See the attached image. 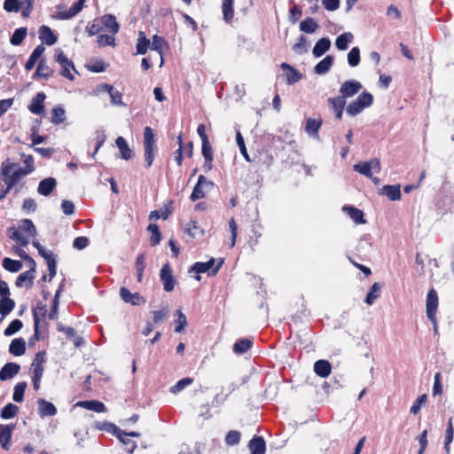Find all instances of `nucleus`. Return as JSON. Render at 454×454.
<instances>
[{
    "mask_svg": "<svg viewBox=\"0 0 454 454\" xmlns=\"http://www.w3.org/2000/svg\"><path fill=\"white\" fill-rule=\"evenodd\" d=\"M1 173L4 177V183L9 188L17 184L23 177L28 175L24 168L17 163L11 162L9 160L2 163Z\"/></svg>",
    "mask_w": 454,
    "mask_h": 454,
    "instance_id": "f257e3e1",
    "label": "nucleus"
},
{
    "mask_svg": "<svg viewBox=\"0 0 454 454\" xmlns=\"http://www.w3.org/2000/svg\"><path fill=\"white\" fill-rule=\"evenodd\" d=\"M373 103V96L368 91H363L359 96L348 103L346 113L351 117L360 114L365 108Z\"/></svg>",
    "mask_w": 454,
    "mask_h": 454,
    "instance_id": "f03ea898",
    "label": "nucleus"
},
{
    "mask_svg": "<svg viewBox=\"0 0 454 454\" xmlns=\"http://www.w3.org/2000/svg\"><path fill=\"white\" fill-rule=\"evenodd\" d=\"M144 148L145 167L150 168L156 153V141L153 130L150 127L144 129Z\"/></svg>",
    "mask_w": 454,
    "mask_h": 454,
    "instance_id": "7ed1b4c3",
    "label": "nucleus"
},
{
    "mask_svg": "<svg viewBox=\"0 0 454 454\" xmlns=\"http://www.w3.org/2000/svg\"><path fill=\"white\" fill-rule=\"evenodd\" d=\"M354 169L360 173L361 175H364L371 179L375 184H378L380 182V179L378 177H373V174H379L380 172L381 167H380V161L378 159H372L369 161H364L359 162L357 164L354 165Z\"/></svg>",
    "mask_w": 454,
    "mask_h": 454,
    "instance_id": "20e7f679",
    "label": "nucleus"
},
{
    "mask_svg": "<svg viewBox=\"0 0 454 454\" xmlns=\"http://www.w3.org/2000/svg\"><path fill=\"white\" fill-rule=\"evenodd\" d=\"M54 59L61 67L60 74L67 79L70 81L74 80V74L72 73H76L74 68V65L72 60H70L63 52V51L59 48L55 50Z\"/></svg>",
    "mask_w": 454,
    "mask_h": 454,
    "instance_id": "39448f33",
    "label": "nucleus"
},
{
    "mask_svg": "<svg viewBox=\"0 0 454 454\" xmlns=\"http://www.w3.org/2000/svg\"><path fill=\"white\" fill-rule=\"evenodd\" d=\"M213 187V183L208 181L204 176L200 175L198 178L197 184L195 185L192 194L191 200L192 201L202 199L206 193Z\"/></svg>",
    "mask_w": 454,
    "mask_h": 454,
    "instance_id": "423d86ee",
    "label": "nucleus"
},
{
    "mask_svg": "<svg viewBox=\"0 0 454 454\" xmlns=\"http://www.w3.org/2000/svg\"><path fill=\"white\" fill-rule=\"evenodd\" d=\"M427 316L436 327V311L438 308V295L434 289H431L427 296Z\"/></svg>",
    "mask_w": 454,
    "mask_h": 454,
    "instance_id": "0eeeda50",
    "label": "nucleus"
},
{
    "mask_svg": "<svg viewBox=\"0 0 454 454\" xmlns=\"http://www.w3.org/2000/svg\"><path fill=\"white\" fill-rule=\"evenodd\" d=\"M362 89V83L356 80L345 81L340 87V97L346 100L356 95Z\"/></svg>",
    "mask_w": 454,
    "mask_h": 454,
    "instance_id": "6e6552de",
    "label": "nucleus"
},
{
    "mask_svg": "<svg viewBox=\"0 0 454 454\" xmlns=\"http://www.w3.org/2000/svg\"><path fill=\"white\" fill-rule=\"evenodd\" d=\"M215 262L213 258L206 262H196L192 266L191 271H195L198 274L208 272V275H215L221 268L223 264V260H220L216 267L213 269Z\"/></svg>",
    "mask_w": 454,
    "mask_h": 454,
    "instance_id": "1a4fd4ad",
    "label": "nucleus"
},
{
    "mask_svg": "<svg viewBox=\"0 0 454 454\" xmlns=\"http://www.w3.org/2000/svg\"><path fill=\"white\" fill-rule=\"evenodd\" d=\"M160 279L166 292H170L174 289L175 280L168 264L164 265L160 270Z\"/></svg>",
    "mask_w": 454,
    "mask_h": 454,
    "instance_id": "9d476101",
    "label": "nucleus"
},
{
    "mask_svg": "<svg viewBox=\"0 0 454 454\" xmlns=\"http://www.w3.org/2000/svg\"><path fill=\"white\" fill-rule=\"evenodd\" d=\"M98 22L104 26L106 30L113 34H117L120 28L119 23L114 15L106 14L98 19Z\"/></svg>",
    "mask_w": 454,
    "mask_h": 454,
    "instance_id": "9b49d317",
    "label": "nucleus"
},
{
    "mask_svg": "<svg viewBox=\"0 0 454 454\" xmlns=\"http://www.w3.org/2000/svg\"><path fill=\"white\" fill-rule=\"evenodd\" d=\"M120 294H121V299L125 302L130 303L132 305H140V304H144L145 302L144 298L142 296H140L138 293L131 294L125 287L121 288Z\"/></svg>",
    "mask_w": 454,
    "mask_h": 454,
    "instance_id": "f8f14e48",
    "label": "nucleus"
},
{
    "mask_svg": "<svg viewBox=\"0 0 454 454\" xmlns=\"http://www.w3.org/2000/svg\"><path fill=\"white\" fill-rule=\"evenodd\" d=\"M45 362L44 355L37 353L32 363V377L42 379L44 371L43 364Z\"/></svg>",
    "mask_w": 454,
    "mask_h": 454,
    "instance_id": "ddd939ff",
    "label": "nucleus"
},
{
    "mask_svg": "<svg viewBox=\"0 0 454 454\" xmlns=\"http://www.w3.org/2000/svg\"><path fill=\"white\" fill-rule=\"evenodd\" d=\"M75 407H82L89 411H93L98 413H102L106 411V406L102 402L97 400H90V401H80L77 402L74 405Z\"/></svg>",
    "mask_w": 454,
    "mask_h": 454,
    "instance_id": "4468645a",
    "label": "nucleus"
},
{
    "mask_svg": "<svg viewBox=\"0 0 454 454\" xmlns=\"http://www.w3.org/2000/svg\"><path fill=\"white\" fill-rule=\"evenodd\" d=\"M281 68L286 71V80L288 84H294L302 78V74L287 63H282Z\"/></svg>",
    "mask_w": 454,
    "mask_h": 454,
    "instance_id": "2eb2a0df",
    "label": "nucleus"
},
{
    "mask_svg": "<svg viewBox=\"0 0 454 454\" xmlns=\"http://www.w3.org/2000/svg\"><path fill=\"white\" fill-rule=\"evenodd\" d=\"M328 103L332 106V109L335 114L336 119L340 120L342 118L346 100L343 99V97L337 96L328 98Z\"/></svg>",
    "mask_w": 454,
    "mask_h": 454,
    "instance_id": "dca6fc26",
    "label": "nucleus"
},
{
    "mask_svg": "<svg viewBox=\"0 0 454 454\" xmlns=\"http://www.w3.org/2000/svg\"><path fill=\"white\" fill-rule=\"evenodd\" d=\"M39 38L43 43L51 46L56 43L57 36L54 35L51 27L43 25L39 28Z\"/></svg>",
    "mask_w": 454,
    "mask_h": 454,
    "instance_id": "f3484780",
    "label": "nucleus"
},
{
    "mask_svg": "<svg viewBox=\"0 0 454 454\" xmlns=\"http://www.w3.org/2000/svg\"><path fill=\"white\" fill-rule=\"evenodd\" d=\"M38 403V413L43 418L46 416H54L57 413V409L54 404L51 402H48L44 399H39L37 401Z\"/></svg>",
    "mask_w": 454,
    "mask_h": 454,
    "instance_id": "a211bd4d",
    "label": "nucleus"
},
{
    "mask_svg": "<svg viewBox=\"0 0 454 454\" xmlns=\"http://www.w3.org/2000/svg\"><path fill=\"white\" fill-rule=\"evenodd\" d=\"M95 427L98 430L108 432L116 437L123 436V431L114 423L108 421L97 422Z\"/></svg>",
    "mask_w": 454,
    "mask_h": 454,
    "instance_id": "6ab92c4d",
    "label": "nucleus"
},
{
    "mask_svg": "<svg viewBox=\"0 0 454 454\" xmlns=\"http://www.w3.org/2000/svg\"><path fill=\"white\" fill-rule=\"evenodd\" d=\"M185 232L193 239H200L204 236L203 228L198 223V222L191 220L184 227Z\"/></svg>",
    "mask_w": 454,
    "mask_h": 454,
    "instance_id": "aec40b11",
    "label": "nucleus"
},
{
    "mask_svg": "<svg viewBox=\"0 0 454 454\" xmlns=\"http://www.w3.org/2000/svg\"><path fill=\"white\" fill-rule=\"evenodd\" d=\"M38 253L46 261L51 278L54 277L57 265L53 254L51 251L45 250L44 247L39 248Z\"/></svg>",
    "mask_w": 454,
    "mask_h": 454,
    "instance_id": "412c9836",
    "label": "nucleus"
},
{
    "mask_svg": "<svg viewBox=\"0 0 454 454\" xmlns=\"http://www.w3.org/2000/svg\"><path fill=\"white\" fill-rule=\"evenodd\" d=\"M20 371V365L14 363H7L0 371V380H7L14 377Z\"/></svg>",
    "mask_w": 454,
    "mask_h": 454,
    "instance_id": "4be33fe9",
    "label": "nucleus"
},
{
    "mask_svg": "<svg viewBox=\"0 0 454 454\" xmlns=\"http://www.w3.org/2000/svg\"><path fill=\"white\" fill-rule=\"evenodd\" d=\"M172 209H173L172 202L169 201L168 204L164 205L159 210L152 211L149 215V219L150 220H158L160 218H162L163 220H166L171 215Z\"/></svg>",
    "mask_w": 454,
    "mask_h": 454,
    "instance_id": "5701e85b",
    "label": "nucleus"
},
{
    "mask_svg": "<svg viewBox=\"0 0 454 454\" xmlns=\"http://www.w3.org/2000/svg\"><path fill=\"white\" fill-rule=\"evenodd\" d=\"M44 99H45V95L43 92L38 93L32 99V102L28 106L29 111L35 114H43L44 111V106H43Z\"/></svg>",
    "mask_w": 454,
    "mask_h": 454,
    "instance_id": "b1692460",
    "label": "nucleus"
},
{
    "mask_svg": "<svg viewBox=\"0 0 454 454\" xmlns=\"http://www.w3.org/2000/svg\"><path fill=\"white\" fill-rule=\"evenodd\" d=\"M44 51H45V48L42 44L36 46L35 49L33 51L32 54L30 55L28 60L27 61V63L25 65V68L28 71L32 70L34 68L35 63L38 60H41V58H42L43 54L44 53Z\"/></svg>",
    "mask_w": 454,
    "mask_h": 454,
    "instance_id": "393cba45",
    "label": "nucleus"
},
{
    "mask_svg": "<svg viewBox=\"0 0 454 454\" xmlns=\"http://www.w3.org/2000/svg\"><path fill=\"white\" fill-rule=\"evenodd\" d=\"M332 366L326 360H318L314 364V372L321 378H326L330 375Z\"/></svg>",
    "mask_w": 454,
    "mask_h": 454,
    "instance_id": "a878e982",
    "label": "nucleus"
},
{
    "mask_svg": "<svg viewBox=\"0 0 454 454\" xmlns=\"http://www.w3.org/2000/svg\"><path fill=\"white\" fill-rule=\"evenodd\" d=\"M56 187V180L52 177H48L39 183L37 192L43 196H48L52 190Z\"/></svg>",
    "mask_w": 454,
    "mask_h": 454,
    "instance_id": "bb28decb",
    "label": "nucleus"
},
{
    "mask_svg": "<svg viewBox=\"0 0 454 454\" xmlns=\"http://www.w3.org/2000/svg\"><path fill=\"white\" fill-rule=\"evenodd\" d=\"M115 145L118 147V149L121 153V157L123 160H128L132 158V155H133L132 151L129 148L127 141L122 137H118L116 138Z\"/></svg>",
    "mask_w": 454,
    "mask_h": 454,
    "instance_id": "cd10ccee",
    "label": "nucleus"
},
{
    "mask_svg": "<svg viewBox=\"0 0 454 454\" xmlns=\"http://www.w3.org/2000/svg\"><path fill=\"white\" fill-rule=\"evenodd\" d=\"M26 351V342L22 338H17L12 340L9 352L13 356H22Z\"/></svg>",
    "mask_w": 454,
    "mask_h": 454,
    "instance_id": "c85d7f7f",
    "label": "nucleus"
},
{
    "mask_svg": "<svg viewBox=\"0 0 454 454\" xmlns=\"http://www.w3.org/2000/svg\"><path fill=\"white\" fill-rule=\"evenodd\" d=\"M343 211L348 215L354 223L357 224H364L366 223L362 210L353 207H344Z\"/></svg>",
    "mask_w": 454,
    "mask_h": 454,
    "instance_id": "c756f323",
    "label": "nucleus"
},
{
    "mask_svg": "<svg viewBox=\"0 0 454 454\" xmlns=\"http://www.w3.org/2000/svg\"><path fill=\"white\" fill-rule=\"evenodd\" d=\"M12 427L10 426H0V444L4 450H8L12 438Z\"/></svg>",
    "mask_w": 454,
    "mask_h": 454,
    "instance_id": "7c9ffc66",
    "label": "nucleus"
},
{
    "mask_svg": "<svg viewBox=\"0 0 454 454\" xmlns=\"http://www.w3.org/2000/svg\"><path fill=\"white\" fill-rule=\"evenodd\" d=\"M35 270H27L21 273L16 280V286L18 287L30 286L33 284L35 278Z\"/></svg>",
    "mask_w": 454,
    "mask_h": 454,
    "instance_id": "2f4dec72",
    "label": "nucleus"
},
{
    "mask_svg": "<svg viewBox=\"0 0 454 454\" xmlns=\"http://www.w3.org/2000/svg\"><path fill=\"white\" fill-rule=\"evenodd\" d=\"M248 447L251 454L265 453V442L262 437H254L250 441Z\"/></svg>",
    "mask_w": 454,
    "mask_h": 454,
    "instance_id": "473e14b6",
    "label": "nucleus"
},
{
    "mask_svg": "<svg viewBox=\"0 0 454 454\" xmlns=\"http://www.w3.org/2000/svg\"><path fill=\"white\" fill-rule=\"evenodd\" d=\"M321 124H322L321 119L309 118L306 121L305 130L309 136L316 137H317L318 129H320Z\"/></svg>",
    "mask_w": 454,
    "mask_h": 454,
    "instance_id": "72a5a7b5",
    "label": "nucleus"
},
{
    "mask_svg": "<svg viewBox=\"0 0 454 454\" xmlns=\"http://www.w3.org/2000/svg\"><path fill=\"white\" fill-rule=\"evenodd\" d=\"M319 27L318 23L312 18H306L300 23V30L306 34H313Z\"/></svg>",
    "mask_w": 454,
    "mask_h": 454,
    "instance_id": "f704fd0d",
    "label": "nucleus"
},
{
    "mask_svg": "<svg viewBox=\"0 0 454 454\" xmlns=\"http://www.w3.org/2000/svg\"><path fill=\"white\" fill-rule=\"evenodd\" d=\"M334 59L333 56H326L315 67V73L317 74H324L327 73L333 66Z\"/></svg>",
    "mask_w": 454,
    "mask_h": 454,
    "instance_id": "c9c22d12",
    "label": "nucleus"
},
{
    "mask_svg": "<svg viewBox=\"0 0 454 454\" xmlns=\"http://www.w3.org/2000/svg\"><path fill=\"white\" fill-rule=\"evenodd\" d=\"M330 46L331 41L328 38H321L313 48L314 56L317 58L321 57L329 50Z\"/></svg>",
    "mask_w": 454,
    "mask_h": 454,
    "instance_id": "e433bc0d",
    "label": "nucleus"
},
{
    "mask_svg": "<svg viewBox=\"0 0 454 454\" xmlns=\"http://www.w3.org/2000/svg\"><path fill=\"white\" fill-rule=\"evenodd\" d=\"M222 12L223 14V20L227 23H231L234 17L233 0H223Z\"/></svg>",
    "mask_w": 454,
    "mask_h": 454,
    "instance_id": "4c0bfd02",
    "label": "nucleus"
},
{
    "mask_svg": "<svg viewBox=\"0 0 454 454\" xmlns=\"http://www.w3.org/2000/svg\"><path fill=\"white\" fill-rule=\"evenodd\" d=\"M354 39L353 35L350 32H345L340 35L335 41V45L338 50L345 51L348 47V43Z\"/></svg>",
    "mask_w": 454,
    "mask_h": 454,
    "instance_id": "58836bf2",
    "label": "nucleus"
},
{
    "mask_svg": "<svg viewBox=\"0 0 454 454\" xmlns=\"http://www.w3.org/2000/svg\"><path fill=\"white\" fill-rule=\"evenodd\" d=\"M309 46L310 42L307 39V37L301 35L298 39V42L293 46V50L295 53L301 55L309 51Z\"/></svg>",
    "mask_w": 454,
    "mask_h": 454,
    "instance_id": "ea45409f",
    "label": "nucleus"
},
{
    "mask_svg": "<svg viewBox=\"0 0 454 454\" xmlns=\"http://www.w3.org/2000/svg\"><path fill=\"white\" fill-rule=\"evenodd\" d=\"M149 47H151L150 40L146 38L144 32H139L137 43V54H145Z\"/></svg>",
    "mask_w": 454,
    "mask_h": 454,
    "instance_id": "a19ab883",
    "label": "nucleus"
},
{
    "mask_svg": "<svg viewBox=\"0 0 454 454\" xmlns=\"http://www.w3.org/2000/svg\"><path fill=\"white\" fill-rule=\"evenodd\" d=\"M382 191L390 200H399L401 198L400 186L398 185H385L382 188Z\"/></svg>",
    "mask_w": 454,
    "mask_h": 454,
    "instance_id": "79ce46f5",
    "label": "nucleus"
},
{
    "mask_svg": "<svg viewBox=\"0 0 454 454\" xmlns=\"http://www.w3.org/2000/svg\"><path fill=\"white\" fill-rule=\"evenodd\" d=\"M85 0H78L73 4V5L68 9V14H62L59 17L61 20H69L75 15H77L83 8Z\"/></svg>",
    "mask_w": 454,
    "mask_h": 454,
    "instance_id": "37998d69",
    "label": "nucleus"
},
{
    "mask_svg": "<svg viewBox=\"0 0 454 454\" xmlns=\"http://www.w3.org/2000/svg\"><path fill=\"white\" fill-rule=\"evenodd\" d=\"M165 45V41L162 37H160L158 35H153V41L151 43V49L153 51H155L160 55V66L161 67L163 65V57H162V49Z\"/></svg>",
    "mask_w": 454,
    "mask_h": 454,
    "instance_id": "c03bdc74",
    "label": "nucleus"
},
{
    "mask_svg": "<svg viewBox=\"0 0 454 454\" xmlns=\"http://www.w3.org/2000/svg\"><path fill=\"white\" fill-rule=\"evenodd\" d=\"M2 265L4 270L13 273L20 271L23 266L20 261L12 260L7 257L3 260Z\"/></svg>",
    "mask_w": 454,
    "mask_h": 454,
    "instance_id": "a18cd8bd",
    "label": "nucleus"
},
{
    "mask_svg": "<svg viewBox=\"0 0 454 454\" xmlns=\"http://www.w3.org/2000/svg\"><path fill=\"white\" fill-rule=\"evenodd\" d=\"M14 301L9 298V296L2 297L0 299V314L3 317L8 315L14 309Z\"/></svg>",
    "mask_w": 454,
    "mask_h": 454,
    "instance_id": "49530a36",
    "label": "nucleus"
},
{
    "mask_svg": "<svg viewBox=\"0 0 454 454\" xmlns=\"http://www.w3.org/2000/svg\"><path fill=\"white\" fill-rule=\"evenodd\" d=\"M18 229L27 234L28 237H35L36 235L35 227L31 220L24 219L20 221Z\"/></svg>",
    "mask_w": 454,
    "mask_h": 454,
    "instance_id": "de8ad7c7",
    "label": "nucleus"
},
{
    "mask_svg": "<svg viewBox=\"0 0 454 454\" xmlns=\"http://www.w3.org/2000/svg\"><path fill=\"white\" fill-rule=\"evenodd\" d=\"M380 285L379 283H374L372 286L370 292L366 295L364 301L368 305H372L380 297Z\"/></svg>",
    "mask_w": 454,
    "mask_h": 454,
    "instance_id": "09e8293b",
    "label": "nucleus"
},
{
    "mask_svg": "<svg viewBox=\"0 0 454 454\" xmlns=\"http://www.w3.org/2000/svg\"><path fill=\"white\" fill-rule=\"evenodd\" d=\"M27 382H19L14 387L12 399L14 402L21 403L23 401L24 393L27 388Z\"/></svg>",
    "mask_w": 454,
    "mask_h": 454,
    "instance_id": "8fccbe9b",
    "label": "nucleus"
},
{
    "mask_svg": "<svg viewBox=\"0 0 454 454\" xmlns=\"http://www.w3.org/2000/svg\"><path fill=\"white\" fill-rule=\"evenodd\" d=\"M147 231L151 232V244L152 246H156L160 244L161 240V233L157 224L151 223L147 227Z\"/></svg>",
    "mask_w": 454,
    "mask_h": 454,
    "instance_id": "3c124183",
    "label": "nucleus"
},
{
    "mask_svg": "<svg viewBox=\"0 0 454 454\" xmlns=\"http://www.w3.org/2000/svg\"><path fill=\"white\" fill-rule=\"evenodd\" d=\"M18 411V406L12 403H8L1 410V417L4 419L14 418L17 415Z\"/></svg>",
    "mask_w": 454,
    "mask_h": 454,
    "instance_id": "603ef678",
    "label": "nucleus"
},
{
    "mask_svg": "<svg viewBox=\"0 0 454 454\" xmlns=\"http://www.w3.org/2000/svg\"><path fill=\"white\" fill-rule=\"evenodd\" d=\"M11 238L16 240L21 247H25L26 245L28 244L29 239L31 237H28L27 234L17 229L12 231V233L11 234Z\"/></svg>",
    "mask_w": 454,
    "mask_h": 454,
    "instance_id": "864d4df0",
    "label": "nucleus"
},
{
    "mask_svg": "<svg viewBox=\"0 0 454 454\" xmlns=\"http://www.w3.org/2000/svg\"><path fill=\"white\" fill-rule=\"evenodd\" d=\"M27 35V29L25 27L18 28L12 34L10 42L12 45H20Z\"/></svg>",
    "mask_w": 454,
    "mask_h": 454,
    "instance_id": "5fc2aeb1",
    "label": "nucleus"
},
{
    "mask_svg": "<svg viewBox=\"0 0 454 454\" xmlns=\"http://www.w3.org/2000/svg\"><path fill=\"white\" fill-rule=\"evenodd\" d=\"M348 63L350 67H355L360 63V50L357 47H353L348 53Z\"/></svg>",
    "mask_w": 454,
    "mask_h": 454,
    "instance_id": "6e6d98bb",
    "label": "nucleus"
},
{
    "mask_svg": "<svg viewBox=\"0 0 454 454\" xmlns=\"http://www.w3.org/2000/svg\"><path fill=\"white\" fill-rule=\"evenodd\" d=\"M252 346V341L248 339H243L234 344L233 350L237 354H243Z\"/></svg>",
    "mask_w": 454,
    "mask_h": 454,
    "instance_id": "4d7b16f0",
    "label": "nucleus"
},
{
    "mask_svg": "<svg viewBox=\"0 0 454 454\" xmlns=\"http://www.w3.org/2000/svg\"><path fill=\"white\" fill-rule=\"evenodd\" d=\"M202 154L205 158L206 162L208 164V169H210L212 167L211 162L213 160V153L209 140L202 142Z\"/></svg>",
    "mask_w": 454,
    "mask_h": 454,
    "instance_id": "13d9d810",
    "label": "nucleus"
},
{
    "mask_svg": "<svg viewBox=\"0 0 454 454\" xmlns=\"http://www.w3.org/2000/svg\"><path fill=\"white\" fill-rule=\"evenodd\" d=\"M51 74L50 67L47 66L45 60L42 59L37 66L35 75L43 78H46Z\"/></svg>",
    "mask_w": 454,
    "mask_h": 454,
    "instance_id": "bf43d9fd",
    "label": "nucleus"
},
{
    "mask_svg": "<svg viewBox=\"0 0 454 454\" xmlns=\"http://www.w3.org/2000/svg\"><path fill=\"white\" fill-rule=\"evenodd\" d=\"M453 437H454V429H453V425H452V419H450V420L448 422V427L446 429V437H445V443H444V448H445L447 454H450V444L452 442Z\"/></svg>",
    "mask_w": 454,
    "mask_h": 454,
    "instance_id": "052dcab7",
    "label": "nucleus"
},
{
    "mask_svg": "<svg viewBox=\"0 0 454 454\" xmlns=\"http://www.w3.org/2000/svg\"><path fill=\"white\" fill-rule=\"evenodd\" d=\"M176 314L177 318L175 321V324H176L175 331L176 333H181L185 328V326L187 325L186 317L180 310H177Z\"/></svg>",
    "mask_w": 454,
    "mask_h": 454,
    "instance_id": "680f3d73",
    "label": "nucleus"
},
{
    "mask_svg": "<svg viewBox=\"0 0 454 454\" xmlns=\"http://www.w3.org/2000/svg\"><path fill=\"white\" fill-rule=\"evenodd\" d=\"M22 322L19 319H15L11 322L8 327L4 330V333L5 336H11L19 332L22 328Z\"/></svg>",
    "mask_w": 454,
    "mask_h": 454,
    "instance_id": "e2e57ef3",
    "label": "nucleus"
},
{
    "mask_svg": "<svg viewBox=\"0 0 454 454\" xmlns=\"http://www.w3.org/2000/svg\"><path fill=\"white\" fill-rule=\"evenodd\" d=\"M66 112L64 108L58 106L52 109L51 121L55 124H59L65 120Z\"/></svg>",
    "mask_w": 454,
    "mask_h": 454,
    "instance_id": "0e129e2a",
    "label": "nucleus"
},
{
    "mask_svg": "<svg viewBox=\"0 0 454 454\" xmlns=\"http://www.w3.org/2000/svg\"><path fill=\"white\" fill-rule=\"evenodd\" d=\"M192 383V380L190 378L182 379L170 387V392L173 394H177Z\"/></svg>",
    "mask_w": 454,
    "mask_h": 454,
    "instance_id": "69168bd1",
    "label": "nucleus"
},
{
    "mask_svg": "<svg viewBox=\"0 0 454 454\" xmlns=\"http://www.w3.org/2000/svg\"><path fill=\"white\" fill-rule=\"evenodd\" d=\"M228 225H229V231L231 235V239L229 247L231 248H232L236 244V239H237V236H238V225L233 218L230 219Z\"/></svg>",
    "mask_w": 454,
    "mask_h": 454,
    "instance_id": "338daca9",
    "label": "nucleus"
},
{
    "mask_svg": "<svg viewBox=\"0 0 454 454\" xmlns=\"http://www.w3.org/2000/svg\"><path fill=\"white\" fill-rule=\"evenodd\" d=\"M236 141H237V145H238V146H239V148L240 150V153L244 156L246 160L248 161V162L251 161V160L249 158V155L247 153V147H246L243 137H242L240 131H237Z\"/></svg>",
    "mask_w": 454,
    "mask_h": 454,
    "instance_id": "774afa93",
    "label": "nucleus"
}]
</instances>
